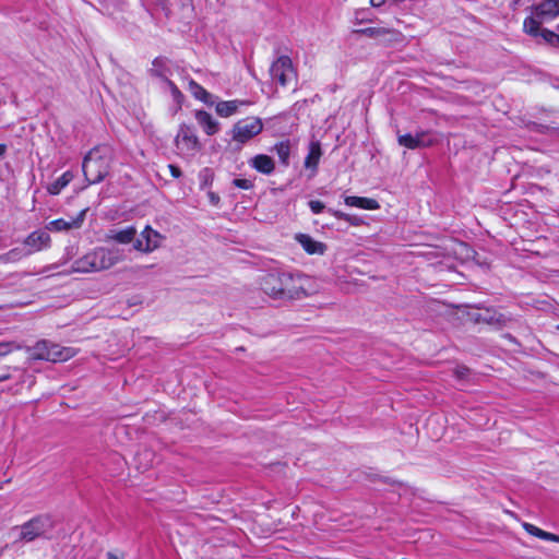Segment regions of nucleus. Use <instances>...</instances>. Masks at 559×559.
I'll list each match as a JSON object with an SVG mask.
<instances>
[{"label": "nucleus", "mask_w": 559, "mask_h": 559, "mask_svg": "<svg viewBox=\"0 0 559 559\" xmlns=\"http://www.w3.org/2000/svg\"><path fill=\"white\" fill-rule=\"evenodd\" d=\"M64 534L62 524L48 514L36 515L9 532L14 545H25L37 539H57Z\"/></svg>", "instance_id": "nucleus-1"}, {"label": "nucleus", "mask_w": 559, "mask_h": 559, "mask_svg": "<svg viewBox=\"0 0 559 559\" xmlns=\"http://www.w3.org/2000/svg\"><path fill=\"white\" fill-rule=\"evenodd\" d=\"M122 260L118 248L97 247L72 264V271L78 273H92L108 270Z\"/></svg>", "instance_id": "nucleus-2"}, {"label": "nucleus", "mask_w": 559, "mask_h": 559, "mask_svg": "<svg viewBox=\"0 0 559 559\" xmlns=\"http://www.w3.org/2000/svg\"><path fill=\"white\" fill-rule=\"evenodd\" d=\"M82 170L88 185L104 180L109 171L108 148L104 146L92 148L83 159Z\"/></svg>", "instance_id": "nucleus-3"}, {"label": "nucleus", "mask_w": 559, "mask_h": 559, "mask_svg": "<svg viewBox=\"0 0 559 559\" xmlns=\"http://www.w3.org/2000/svg\"><path fill=\"white\" fill-rule=\"evenodd\" d=\"M559 15V0H543L531 7V15L523 22V31L537 38L539 26L555 20Z\"/></svg>", "instance_id": "nucleus-4"}, {"label": "nucleus", "mask_w": 559, "mask_h": 559, "mask_svg": "<svg viewBox=\"0 0 559 559\" xmlns=\"http://www.w3.org/2000/svg\"><path fill=\"white\" fill-rule=\"evenodd\" d=\"M317 292L312 278L304 274L289 273V280L283 284L281 300H294L308 297Z\"/></svg>", "instance_id": "nucleus-5"}, {"label": "nucleus", "mask_w": 559, "mask_h": 559, "mask_svg": "<svg viewBox=\"0 0 559 559\" xmlns=\"http://www.w3.org/2000/svg\"><path fill=\"white\" fill-rule=\"evenodd\" d=\"M176 151L185 157L194 156L201 148V143L192 126L182 123L175 138Z\"/></svg>", "instance_id": "nucleus-6"}, {"label": "nucleus", "mask_w": 559, "mask_h": 559, "mask_svg": "<svg viewBox=\"0 0 559 559\" xmlns=\"http://www.w3.org/2000/svg\"><path fill=\"white\" fill-rule=\"evenodd\" d=\"M75 355L72 347H62L48 341L38 342L35 346V356L48 361H66Z\"/></svg>", "instance_id": "nucleus-7"}, {"label": "nucleus", "mask_w": 559, "mask_h": 559, "mask_svg": "<svg viewBox=\"0 0 559 559\" xmlns=\"http://www.w3.org/2000/svg\"><path fill=\"white\" fill-rule=\"evenodd\" d=\"M263 129L262 120L255 117H249L239 120L233 128V139L240 143H246L258 135Z\"/></svg>", "instance_id": "nucleus-8"}, {"label": "nucleus", "mask_w": 559, "mask_h": 559, "mask_svg": "<svg viewBox=\"0 0 559 559\" xmlns=\"http://www.w3.org/2000/svg\"><path fill=\"white\" fill-rule=\"evenodd\" d=\"M272 80L281 86H286L296 76L292 59L287 56L278 57L270 68Z\"/></svg>", "instance_id": "nucleus-9"}, {"label": "nucleus", "mask_w": 559, "mask_h": 559, "mask_svg": "<svg viewBox=\"0 0 559 559\" xmlns=\"http://www.w3.org/2000/svg\"><path fill=\"white\" fill-rule=\"evenodd\" d=\"M163 240V235L151 226H145L140 234V238L134 240L133 247L138 251L148 253L159 248Z\"/></svg>", "instance_id": "nucleus-10"}, {"label": "nucleus", "mask_w": 559, "mask_h": 559, "mask_svg": "<svg viewBox=\"0 0 559 559\" xmlns=\"http://www.w3.org/2000/svg\"><path fill=\"white\" fill-rule=\"evenodd\" d=\"M289 280V273H269L263 276L261 286L264 293L274 299H281L283 284Z\"/></svg>", "instance_id": "nucleus-11"}, {"label": "nucleus", "mask_w": 559, "mask_h": 559, "mask_svg": "<svg viewBox=\"0 0 559 559\" xmlns=\"http://www.w3.org/2000/svg\"><path fill=\"white\" fill-rule=\"evenodd\" d=\"M397 142L401 146H405L409 150H415L418 147H427L431 146L435 143V140L430 136L429 132L420 131L415 135L411 133L399 134Z\"/></svg>", "instance_id": "nucleus-12"}, {"label": "nucleus", "mask_w": 559, "mask_h": 559, "mask_svg": "<svg viewBox=\"0 0 559 559\" xmlns=\"http://www.w3.org/2000/svg\"><path fill=\"white\" fill-rule=\"evenodd\" d=\"M51 238L46 230H35L24 240V245L29 249L25 250L29 254L46 249L50 246Z\"/></svg>", "instance_id": "nucleus-13"}, {"label": "nucleus", "mask_w": 559, "mask_h": 559, "mask_svg": "<svg viewBox=\"0 0 559 559\" xmlns=\"http://www.w3.org/2000/svg\"><path fill=\"white\" fill-rule=\"evenodd\" d=\"M86 211L87 210H82L76 217L70 221H66L63 218L51 221L46 228L50 231H62L72 228H79L85 219Z\"/></svg>", "instance_id": "nucleus-14"}, {"label": "nucleus", "mask_w": 559, "mask_h": 559, "mask_svg": "<svg viewBox=\"0 0 559 559\" xmlns=\"http://www.w3.org/2000/svg\"><path fill=\"white\" fill-rule=\"evenodd\" d=\"M295 239L308 254L322 255L326 251L325 243L313 239L311 236L307 234H297L295 236Z\"/></svg>", "instance_id": "nucleus-15"}, {"label": "nucleus", "mask_w": 559, "mask_h": 559, "mask_svg": "<svg viewBox=\"0 0 559 559\" xmlns=\"http://www.w3.org/2000/svg\"><path fill=\"white\" fill-rule=\"evenodd\" d=\"M250 104L249 100L245 99L223 100L217 103L216 112L218 116L227 118L238 112L240 107L249 106Z\"/></svg>", "instance_id": "nucleus-16"}, {"label": "nucleus", "mask_w": 559, "mask_h": 559, "mask_svg": "<svg viewBox=\"0 0 559 559\" xmlns=\"http://www.w3.org/2000/svg\"><path fill=\"white\" fill-rule=\"evenodd\" d=\"M322 156L321 144L319 141H311L309 144V152L305 158V167L312 170V175L316 174L318 164Z\"/></svg>", "instance_id": "nucleus-17"}, {"label": "nucleus", "mask_w": 559, "mask_h": 559, "mask_svg": "<svg viewBox=\"0 0 559 559\" xmlns=\"http://www.w3.org/2000/svg\"><path fill=\"white\" fill-rule=\"evenodd\" d=\"M250 166L254 168L257 171L270 175L274 171L275 164L274 160L265 154H259L250 159Z\"/></svg>", "instance_id": "nucleus-18"}, {"label": "nucleus", "mask_w": 559, "mask_h": 559, "mask_svg": "<svg viewBox=\"0 0 559 559\" xmlns=\"http://www.w3.org/2000/svg\"><path fill=\"white\" fill-rule=\"evenodd\" d=\"M194 117L207 135H213L218 131V122L207 111L197 110Z\"/></svg>", "instance_id": "nucleus-19"}, {"label": "nucleus", "mask_w": 559, "mask_h": 559, "mask_svg": "<svg viewBox=\"0 0 559 559\" xmlns=\"http://www.w3.org/2000/svg\"><path fill=\"white\" fill-rule=\"evenodd\" d=\"M345 204L348 206L365 209V210H377L379 203L374 199L362 198V197H346Z\"/></svg>", "instance_id": "nucleus-20"}, {"label": "nucleus", "mask_w": 559, "mask_h": 559, "mask_svg": "<svg viewBox=\"0 0 559 559\" xmlns=\"http://www.w3.org/2000/svg\"><path fill=\"white\" fill-rule=\"evenodd\" d=\"M136 235V229L133 226H129L121 230H111L108 236L110 239L117 241L118 243L127 245L134 240Z\"/></svg>", "instance_id": "nucleus-21"}, {"label": "nucleus", "mask_w": 559, "mask_h": 559, "mask_svg": "<svg viewBox=\"0 0 559 559\" xmlns=\"http://www.w3.org/2000/svg\"><path fill=\"white\" fill-rule=\"evenodd\" d=\"M73 174L70 170H68L63 173L57 180L51 182L47 187V191L52 195H57L61 192L63 188H66L73 180Z\"/></svg>", "instance_id": "nucleus-22"}, {"label": "nucleus", "mask_w": 559, "mask_h": 559, "mask_svg": "<svg viewBox=\"0 0 559 559\" xmlns=\"http://www.w3.org/2000/svg\"><path fill=\"white\" fill-rule=\"evenodd\" d=\"M523 527L530 535L536 536V537L545 539V540L559 542L558 535L545 532L533 524L524 523Z\"/></svg>", "instance_id": "nucleus-23"}, {"label": "nucleus", "mask_w": 559, "mask_h": 559, "mask_svg": "<svg viewBox=\"0 0 559 559\" xmlns=\"http://www.w3.org/2000/svg\"><path fill=\"white\" fill-rule=\"evenodd\" d=\"M190 92L195 98L202 100L203 103L207 105L213 104L212 94H210L205 88H203L200 84H198L194 81L190 82Z\"/></svg>", "instance_id": "nucleus-24"}, {"label": "nucleus", "mask_w": 559, "mask_h": 559, "mask_svg": "<svg viewBox=\"0 0 559 559\" xmlns=\"http://www.w3.org/2000/svg\"><path fill=\"white\" fill-rule=\"evenodd\" d=\"M27 255H29V252H26L24 248H14L7 253L1 254L0 261L4 263L17 262Z\"/></svg>", "instance_id": "nucleus-25"}, {"label": "nucleus", "mask_w": 559, "mask_h": 559, "mask_svg": "<svg viewBox=\"0 0 559 559\" xmlns=\"http://www.w3.org/2000/svg\"><path fill=\"white\" fill-rule=\"evenodd\" d=\"M272 151L276 152L282 164L288 165L290 154V144L288 141H283L275 144Z\"/></svg>", "instance_id": "nucleus-26"}, {"label": "nucleus", "mask_w": 559, "mask_h": 559, "mask_svg": "<svg viewBox=\"0 0 559 559\" xmlns=\"http://www.w3.org/2000/svg\"><path fill=\"white\" fill-rule=\"evenodd\" d=\"M537 37H540L546 44H548L551 47H559V35L552 31H549L547 28H542L539 26V32H538Z\"/></svg>", "instance_id": "nucleus-27"}, {"label": "nucleus", "mask_w": 559, "mask_h": 559, "mask_svg": "<svg viewBox=\"0 0 559 559\" xmlns=\"http://www.w3.org/2000/svg\"><path fill=\"white\" fill-rule=\"evenodd\" d=\"M355 33L362 34V35H366L371 38H377V37L385 35V34H389L390 31L384 27H367V28L357 29V31H355Z\"/></svg>", "instance_id": "nucleus-28"}, {"label": "nucleus", "mask_w": 559, "mask_h": 559, "mask_svg": "<svg viewBox=\"0 0 559 559\" xmlns=\"http://www.w3.org/2000/svg\"><path fill=\"white\" fill-rule=\"evenodd\" d=\"M329 212H330L333 216H335L336 218H338V219L346 221V222H348V223H350V224H353V225H357V224H358V222H357V219H356V218H353L350 215H348V214H346V213H343V212H341V211L331 210V209L329 210Z\"/></svg>", "instance_id": "nucleus-29"}, {"label": "nucleus", "mask_w": 559, "mask_h": 559, "mask_svg": "<svg viewBox=\"0 0 559 559\" xmlns=\"http://www.w3.org/2000/svg\"><path fill=\"white\" fill-rule=\"evenodd\" d=\"M453 373L459 380H465L469 376L471 370L465 366H457L454 368Z\"/></svg>", "instance_id": "nucleus-30"}, {"label": "nucleus", "mask_w": 559, "mask_h": 559, "mask_svg": "<svg viewBox=\"0 0 559 559\" xmlns=\"http://www.w3.org/2000/svg\"><path fill=\"white\" fill-rule=\"evenodd\" d=\"M233 185L239 189L249 190L253 187V183L251 180L242 179V178H236L233 180Z\"/></svg>", "instance_id": "nucleus-31"}, {"label": "nucleus", "mask_w": 559, "mask_h": 559, "mask_svg": "<svg viewBox=\"0 0 559 559\" xmlns=\"http://www.w3.org/2000/svg\"><path fill=\"white\" fill-rule=\"evenodd\" d=\"M309 207L313 214H319L325 209V205L319 200H311L309 202Z\"/></svg>", "instance_id": "nucleus-32"}, {"label": "nucleus", "mask_w": 559, "mask_h": 559, "mask_svg": "<svg viewBox=\"0 0 559 559\" xmlns=\"http://www.w3.org/2000/svg\"><path fill=\"white\" fill-rule=\"evenodd\" d=\"M16 346L13 343H0V358L9 355Z\"/></svg>", "instance_id": "nucleus-33"}, {"label": "nucleus", "mask_w": 559, "mask_h": 559, "mask_svg": "<svg viewBox=\"0 0 559 559\" xmlns=\"http://www.w3.org/2000/svg\"><path fill=\"white\" fill-rule=\"evenodd\" d=\"M162 61L159 59H155L153 61V68L151 69V73L155 76H159V78H165V75L163 74V72L160 71V69H157V66Z\"/></svg>", "instance_id": "nucleus-34"}, {"label": "nucleus", "mask_w": 559, "mask_h": 559, "mask_svg": "<svg viewBox=\"0 0 559 559\" xmlns=\"http://www.w3.org/2000/svg\"><path fill=\"white\" fill-rule=\"evenodd\" d=\"M168 167L173 177L179 178L181 176V170L177 166L169 165Z\"/></svg>", "instance_id": "nucleus-35"}, {"label": "nucleus", "mask_w": 559, "mask_h": 559, "mask_svg": "<svg viewBox=\"0 0 559 559\" xmlns=\"http://www.w3.org/2000/svg\"><path fill=\"white\" fill-rule=\"evenodd\" d=\"M168 84H169V86L171 87V92H173V94H174L175 96L180 95L179 90L177 88V86H176L173 82L168 81Z\"/></svg>", "instance_id": "nucleus-36"}, {"label": "nucleus", "mask_w": 559, "mask_h": 559, "mask_svg": "<svg viewBox=\"0 0 559 559\" xmlns=\"http://www.w3.org/2000/svg\"><path fill=\"white\" fill-rule=\"evenodd\" d=\"M384 2V0H370V4L372 7H379Z\"/></svg>", "instance_id": "nucleus-37"}, {"label": "nucleus", "mask_w": 559, "mask_h": 559, "mask_svg": "<svg viewBox=\"0 0 559 559\" xmlns=\"http://www.w3.org/2000/svg\"><path fill=\"white\" fill-rule=\"evenodd\" d=\"M210 199H211L212 203H217L219 200L218 197L215 195L214 193H210Z\"/></svg>", "instance_id": "nucleus-38"}, {"label": "nucleus", "mask_w": 559, "mask_h": 559, "mask_svg": "<svg viewBox=\"0 0 559 559\" xmlns=\"http://www.w3.org/2000/svg\"><path fill=\"white\" fill-rule=\"evenodd\" d=\"M11 378L9 373H4L0 376V382L7 381Z\"/></svg>", "instance_id": "nucleus-39"}, {"label": "nucleus", "mask_w": 559, "mask_h": 559, "mask_svg": "<svg viewBox=\"0 0 559 559\" xmlns=\"http://www.w3.org/2000/svg\"><path fill=\"white\" fill-rule=\"evenodd\" d=\"M5 152V145L0 144V156Z\"/></svg>", "instance_id": "nucleus-40"}, {"label": "nucleus", "mask_w": 559, "mask_h": 559, "mask_svg": "<svg viewBox=\"0 0 559 559\" xmlns=\"http://www.w3.org/2000/svg\"><path fill=\"white\" fill-rule=\"evenodd\" d=\"M108 559H118L117 556L112 555V554H108Z\"/></svg>", "instance_id": "nucleus-41"}, {"label": "nucleus", "mask_w": 559, "mask_h": 559, "mask_svg": "<svg viewBox=\"0 0 559 559\" xmlns=\"http://www.w3.org/2000/svg\"><path fill=\"white\" fill-rule=\"evenodd\" d=\"M435 420L432 418H430L427 423V426L431 425Z\"/></svg>", "instance_id": "nucleus-42"}, {"label": "nucleus", "mask_w": 559, "mask_h": 559, "mask_svg": "<svg viewBox=\"0 0 559 559\" xmlns=\"http://www.w3.org/2000/svg\"><path fill=\"white\" fill-rule=\"evenodd\" d=\"M556 329L559 331V324L556 326Z\"/></svg>", "instance_id": "nucleus-43"}, {"label": "nucleus", "mask_w": 559, "mask_h": 559, "mask_svg": "<svg viewBox=\"0 0 559 559\" xmlns=\"http://www.w3.org/2000/svg\"><path fill=\"white\" fill-rule=\"evenodd\" d=\"M557 29L559 31V24L557 25Z\"/></svg>", "instance_id": "nucleus-44"}, {"label": "nucleus", "mask_w": 559, "mask_h": 559, "mask_svg": "<svg viewBox=\"0 0 559 559\" xmlns=\"http://www.w3.org/2000/svg\"><path fill=\"white\" fill-rule=\"evenodd\" d=\"M2 488V486L0 485V489Z\"/></svg>", "instance_id": "nucleus-45"}]
</instances>
